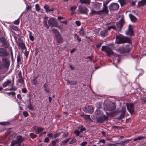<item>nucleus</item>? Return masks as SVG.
<instances>
[{"mask_svg": "<svg viewBox=\"0 0 146 146\" xmlns=\"http://www.w3.org/2000/svg\"><path fill=\"white\" fill-rule=\"evenodd\" d=\"M17 44L18 46H25V44L23 43V41H19V42H17Z\"/></svg>", "mask_w": 146, "mask_h": 146, "instance_id": "nucleus-40", "label": "nucleus"}, {"mask_svg": "<svg viewBox=\"0 0 146 146\" xmlns=\"http://www.w3.org/2000/svg\"><path fill=\"white\" fill-rule=\"evenodd\" d=\"M129 16L131 20L133 22H135L137 20V18L131 14H129Z\"/></svg>", "mask_w": 146, "mask_h": 146, "instance_id": "nucleus-26", "label": "nucleus"}, {"mask_svg": "<svg viewBox=\"0 0 146 146\" xmlns=\"http://www.w3.org/2000/svg\"><path fill=\"white\" fill-rule=\"evenodd\" d=\"M30 136L32 139L35 138L36 137V135L33 133H31L30 134Z\"/></svg>", "mask_w": 146, "mask_h": 146, "instance_id": "nucleus-42", "label": "nucleus"}, {"mask_svg": "<svg viewBox=\"0 0 146 146\" xmlns=\"http://www.w3.org/2000/svg\"><path fill=\"white\" fill-rule=\"evenodd\" d=\"M28 109L31 110H33V108L32 106V105L31 104L29 105L28 106Z\"/></svg>", "mask_w": 146, "mask_h": 146, "instance_id": "nucleus-48", "label": "nucleus"}, {"mask_svg": "<svg viewBox=\"0 0 146 146\" xmlns=\"http://www.w3.org/2000/svg\"><path fill=\"white\" fill-rule=\"evenodd\" d=\"M103 6L102 9L98 11H96L92 10L91 12L90 13V15L91 16H93L96 14L98 15H101L103 14H107L109 12L108 8L106 6H105L104 3L103 4Z\"/></svg>", "mask_w": 146, "mask_h": 146, "instance_id": "nucleus-2", "label": "nucleus"}, {"mask_svg": "<svg viewBox=\"0 0 146 146\" xmlns=\"http://www.w3.org/2000/svg\"><path fill=\"white\" fill-rule=\"evenodd\" d=\"M79 33L82 35V36H84L85 35V33L84 31V30L83 28L81 29L80 31H79Z\"/></svg>", "mask_w": 146, "mask_h": 146, "instance_id": "nucleus-33", "label": "nucleus"}, {"mask_svg": "<svg viewBox=\"0 0 146 146\" xmlns=\"http://www.w3.org/2000/svg\"><path fill=\"white\" fill-rule=\"evenodd\" d=\"M108 46H102V51L106 52L108 54V56H110L113 54V52Z\"/></svg>", "mask_w": 146, "mask_h": 146, "instance_id": "nucleus-7", "label": "nucleus"}, {"mask_svg": "<svg viewBox=\"0 0 146 146\" xmlns=\"http://www.w3.org/2000/svg\"><path fill=\"white\" fill-rule=\"evenodd\" d=\"M80 1L82 3L89 4L90 2V0H80Z\"/></svg>", "mask_w": 146, "mask_h": 146, "instance_id": "nucleus-30", "label": "nucleus"}, {"mask_svg": "<svg viewBox=\"0 0 146 146\" xmlns=\"http://www.w3.org/2000/svg\"><path fill=\"white\" fill-rule=\"evenodd\" d=\"M60 134V133H56V134H54L53 135V137L54 138H56L59 136Z\"/></svg>", "mask_w": 146, "mask_h": 146, "instance_id": "nucleus-51", "label": "nucleus"}, {"mask_svg": "<svg viewBox=\"0 0 146 146\" xmlns=\"http://www.w3.org/2000/svg\"><path fill=\"white\" fill-rule=\"evenodd\" d=\"M50 7L48 5L45 4L44 6V8L46 10V11L47 12L49 11H54V9L52 8H49Z\"/></svg>", "mask_w": 146, "mask_h": 146, "instance_id": "nucleus-24", "label": "nucleus"}, {"mask_svg": "<svg viewBox=\"0 0 146 146\" xmlns=\"http://www.w3.org/2000/svg\"><path fill=\"white\" fill-rule=\"evenodd\" d=\"M0 41L4 46H9V45L7 40L4 37H0Z\"/></svg>", "mask_w": 146, "mask_h": 146, "instance_id": "nucleus-17", "label": "nucleus"}, {"mask_svg": "<svg viewBox=\"0 0 146 146\" xmlns=\"http://www.w3.org/2000/svg\"><path fill=\"white\" fill-rule=\"evenodd\" d=\"M44 142L47 143L49 141V139L48 137H46L44 139Z\"/></svg>", "mask_w": 146, "mask_h": 146, "instance_id": "nucleus-64", "label": "nucleus"}, {"mask_svg": "<svg viewBox=\"0 0 146 146\" xmlns=\"http://www.w3.org/2000/svg\"><path fill=\"white\" fill-rule=\"evenodd\" d=\"M116 146H124L123 143L116 144Z\"/></svg>", "mask_w": 146, "mask_h": 146, "instance_id": "nucleus-57", "label": "nucleus"}, {"mask_svg": "<svg viewBox=\"0 0 146 146\" xmlns=\"http://www.w3.org/2000/svg\"><path fill=\"white\" fill-rule=\"evenodd\" d=\"M58 141V139H56L55 140L52 141V144L53 146H55L56 144L57 141Z\"/></svg>", "mask_w": 146, "mask_h": 146, "instance_id": "nucleus-44", "label": "nucleus"}, {"mask_svg": "<svg viewBox=\"0 0 146 146\" xmlns=\"http://www.w3.org/2000/svg\"><path fill=\"white\" fill-rule=\"evenodd\" d=\"M127 47L128 46H126L124 48L123 46H121L118 49L117 51L120 53L128 52L130 49H128Z\"/></svg>", "mask_w": 146, "mask_h": 146, "instance_id": "nucleus-13", "label": "nucleus"}, {"mask_svg": "<svg viewBox=\"0 0 146 146\" xmlns=\"http://www.w3.org/2000/svg\"><path fill=\"white\" fill-rule=\"evenodd\" d=\"M87 142L86 141L83 142L81 143L80 144L81 146H85L87 144Z\"/></svg>", "mask_w": 146, "mask_h": 146, "instance_id": "nucleus-52", "label": "nucleus"}, {"mask_svg": "<svg viewBox=\"0 0 146 146\" xmlns=\"http://www.w3.org/2000/svg\"><path fill=\"white\" fill-rule=\"evenodd\" d=\"M113 29L115 30H116V28H115V25L111 26L110 27H108V28L107 30H110L111 29Z\"/></svg>", "mask_w": 146, "mask_h": 146, "instance_id": "nucleus-34", "label": "nucleus"}, {"mask_svg": "<svg viewBox=\"0 0 146 146\" xmlns=\"http://www.w3.org/2000/svg\"><path fill=\"white\" fill-rule=\"evenodd\" d=\"M12 29L14 31H18V33H20V34H21V32L19 30V29L18 28V27L17 26H13L11 27ZM19 34L18 35H19Z\"/></svg>", "mask_w": 146, "mask_h": 146, "instance_id": "nucleus-31", "label": "nucleus"}, {"mask_svg": "<svg viewBox=\"0 0 146 146\" xmlns=\"http://www.w3.org/2000/svg\"><path fill=\"white\" fill-rule=\"evenodd\" d=\"M9 124V123L7 122H0V124L2 125H6Z\"/></svg>", "mask_w": 146, "mask_h": 146, "instance_id": "nucleus-41", "label": "nucleus"}, {"mask_svg": "<svg viewBox=\"0 0 146 146\" xmlns=\"http://www.w3.org/2000/svg\"><path fill=\"white\" fill-rule=\"evenodd\" d=\"M68 135V132H66L63 135V137H67Z\"/></svg>", "mask_w": 146, "mask_h": 146, "instance_id": "nucleus-63", "label": "nucleus"}, {"mask_svg": "<svg viewBox=\"0 0 146 146\" xmlns=\"http://www.w3.org/2000/svg\"><path fill=\"white\" fill-rule=\"evenodd\" d=\"M23 114L25 117H27L28 116V113L26 111H24L23 112Z\"/></svg>", "mask_w": 146, "mask_h": 146, "instance_id": "nucleus-50", "label": "nucleus"}, {"mask_svg": "<svg viewBox=\"0 0 146 146\" xmlns=\"http://www.w3.org/2000/svg\"><path fill=\"white\" fill-rule=\"evenodd\" d=\"M74 36L75 38H76L77 40L78 41V42H80L81 41V39L79 38L78 35H77V34H75L74 35Z\"/></svg>", "mask_w": 146, "mask_h": 146, "instance_id": "nucleus-43", "label": "nucleus"}, {"mask_svg": "<svg viewBox=\"0 0 146 146\" xmlns=\"http://www.w3.org/2000/svg\"><path fill=\"white\" fill-rule=\"evenodd\" d=\"M14 84V80L11 81L9 80H7L6 81L4 82L3 84V86L4 88H5L8 86H12Z\"/></svg>", "mask_w": 146, "mask_h": 146, "instance_id": "nucleus-8", "label": "nucleus"}, {"mask_svg": "<svg viewBox=\"0 0 146 146\" xmlns=\"http://www.w3.org/2000/svg\"><path fill=\"white\" fill-rule=\"evenodd\" d=\"M144 138V137L143 136H138L137 137H136L133 139L134 141H136L138 140H140L143 139Z\"/></svg>", "mask_w": 146, "mask_h": 146, "instance_id": "nucleus-37", "label": "nucleus"}, {"mask_svg": "<svg viewBox=\"0 0 146 146\" xmlns=\"http://www.w3.org/2000/svg\"><path fill=\"white\" fill-rule=\"evenodd\" d=\"M139 6H143L146 5V0H142L139 2L138 3Z\"/></svg>", "mask_w": 146, "mask_h": 146, "instance_id": "nucleus-28", "label": "nucleus"}, {"mask_svg": "<svg viewBox=\"0 0 146 146\" xmlns=\"http://www.w3.org/2000/svg\"><path fill=\"white\" fill-rule=\"evenodd\" d=\"M8 55V53L6 52L5 48H0V56H6Z\"/></svg>", "mask_w": 146, "mask_h": 146, "instance_id": "nucleus-18", "label": "nucleus"}, {"mask_svg": "<svg viewBox=\"0 0 146 146\" xmlns=\"http://www.w3.org/2000/svg\"><path fill=\"white\" fill-rule=\"evenodd\" d=\"M115 108V105L113 103L110 104L108 106H107L106 108L107 110L110 111L114 110Z\"/></svg>", "mask_w": 146, "mask_h": 146, "instance_id": "nucleus-19", "label": "nucleus"}, {"mask_svg": "<svg viewBox=\"0 0 146 146\" xmlns=\"http://www.w3.org/2000/svg\"><path fill=\"white\" fill-rule=\"evenodd\" d=\"M38 48H36L35 49V55L37 54L38 52Z\"/></svg>", "mask_w": 146, "mask_h": 146, "instance_id": "nucleus-62", "label": "nucleus"}, {"mask_svg": "<svg viewBox=\"0 0 146 146\" xmlns=\"http://www.w3.org/2000/svg\"><path fill=\"white\" fill-rule=\"evenodd\" d=\"M2 62L3 65L6 67H8L9 65V61L7 59H3L2 60Z\"/></svg>", "mask_w": 146, "mask_h": 146, "instance_id": "nucleus-20", "label": "nucleus"}, {"mask_svg": "<svg viewBox=\"0 0 146 146\" xmlns=\"http://www.w3.org/2000/svg\"><path fill=\"white\" fill-rule=\"evenodd\" d=\"M76 8V7L75 6L74 7H70V10L73 11L74 10H75Z\"/></svg>", "mask_w": 146, "mask_h": 146, "instance_id": "nucleus-60", "label": "nucleus"}, {"mask_svg": "<svg viewBox=\"0 0 146 146\" xmlns=\"http://www.w3.org/2000/svg\"><path fill=\"white\" fill-rule=\"evenodd\" d=\"M21 74L20 75H19V77L20 78L18 80V81L19 83H21L22 84H24V81L22 78H21Z\"/></svg>", "mask_w": 146, "mask_h": 146, "instance_id": "nucleus-35", "label": "nucleus"}, {"mask_svg": "<svg viewBox=\"0 0 146 146\" xmlns=\"http://www.w3.org/2000/svg\"><path fill=\"white\" fill-rule=\"evenodd\" d=\"M52 31L54 33L56 37H59L60 36L59 33L57 30L55 29H53Z\"/></svg>", "mask_w": 146, "mask_h": 146, "instance_id": "nucleus-27", "label": "nucleus"}, {"mask_svg": "<svg viewBox=\"0 0 146 146\" xmlns=\"http://www.w3.org/2000/svg\"><path fill=\"white\" fill-rule=\"evenodd\" d=\"M22 91L23 93H26L27 92V89L25 88H24L22 89Z\"/></svg>", "mask_w": 146, "mask_h": 146, "instance_id": "nucleus-53", "label": "nucleus"}, {"mask_svg": "<svg viewBox=\"0 0 146 146\" xmlns=\"http://www.w3.org/2000/svg\"><path fill=\"white\" fill-rule=\"evenodd\" d=\"M47 136L48 137H53V134L52 133H48L47 135Z\"/></svg>", "mask_w": 146, "mask_h": 146, "instance_id": "nucleus-58", "label": "nucleus"}, {"mask_svg": "<svg viewBox=\"0 0 146 146\" xmlns=\"http://www.w3.org/2000/svg\"><path fill=\"white\" fill-rule=\"evenodd\" d=\"M17 89V88L15 87H13V86H11V88L9 90H15Z\"/></svg>", "mask_w": 146, "mask_h": 146, "instance_id": "nucleus-46", "label": "nucleus"}, {"mask_svg": "<svg viewBox=\"0 0 146 146\" xmlns=\"http://www.w3.org/2000/svg\"><path fill=\"white\" fill-rule=\"evenodd\" d=\"M79 11L80 13L87 14L88 9L85 6H80L79 7Z\"/></svg>", "mask_w": 146, "mask_h": 146, "instance_id": "nucleus-10", "label": "nucleus"}, {"mask_svg": "<svg viewBox=\"0 0 146 146\" xmlns=\"http://www.w3.org/2000/svg\"><path fill=\"white\" fill-rule=\"evenodd\" d=\"M36 9V11H39L40 10V8L38 4H36L35 5Z\"/></svg>", "mask_w": 146, "mask_h": 146, "instance_id": "nucleus-45", "label": "nucleus"}, {"mask_svg": "<svg viewBox=\"0 0 146 146\" xmlns=\"http://www.w3.org/2000/svg\"><path fill=\"white\" fill-rule=\"evenodd\" d=\"M115 43L117 44L127 43L132 45L131 41V39L128 37L123 36L121 34H119L116 36Z\"/></svg>", "mask_w": 146, "mask_h": 146, "instance_id": "nucleus-1", "label": "nucleus"}, {"mask_svg": "<svg viewBox=\"0 0 146 146\" xmlns=\"http://www.w3.org/2000/svg\"><path fill=\"white\" fill-rule=\"evenodd\" d=\"M76 141V140L75 138L72 139L70 141H69V143L70 144H72L75 142Z\"/></svg>", "mask_w": 146, "mask_h": 146, "instance_id": "nucleus-47", "label": "nucleus"}, {"mask_svg": "<svg viewBox=\"0 0 146 146\" xmlns=\"http://www.w3.org/2000/svg\"><path fill=\"white\" fill-rule=\"evenodd\" d=\"M113 23H115L116 31L118 32H119L121 31L125 22L124 20L121 19L118 22H113Z\"/></svg>", "mask_w": 146, "mask_h": 146, "instance_id": "nucleus-3", "label": "nucleus"}, {"mask_svg": "<svg viewBox=\"0 0 146 146\" xmlns=\"http://www.w3.org/2000/svg\"><path fill=\"white\" fill-rule=\"evenodd\" d=\"M57 38V41L58 43H61L62 42V38L60 37V36L59 37H56Z\"/></svg>", "mask_w": 146, "mask_h": 146, "instance_id": "nucleus-39", "label": "nucleus"}, {"mask_svg": "<svg viewBox=\"0 0 146 146\" xmlns=\"http://www.w3.org/2000/svg\"><path fill=\"white\" fill-rule=\"evenodd\" d=\"M31 6L30 5V6L27 5L26 8V10L28 11L29 10L31 9Z\"/></svg>", "mask_w": 146, "mask_h": 146, "instance_id": "nucleus-55", "label": "nucleus"}, {"mask_svg": "<svg viewBox=\"0 0 146 146\" xmlns=\"http://www.w3.org/2000/svg\"><path fill=\"white\" fill-rule=\"evenodd\" d=\"M85 129L84 128L80 127L78 130H76L74 131V133L76 134V136H79L80 137H82L83 135V133L85 132Z\"/></svg>", "mask_w": 146, "mask_h": 146, "instance_id": "nucleus-4", "label": "nucleus"}, {"mask_svg": "<svg viewBox=\"0 0 146 146\" xmlns=\"http://www.w3.org/2000/svg\"><path fill=\"white\" fill-rule=\"evenodd\" d=\"M29 36L30 37V40H34V38L33 36L32 35V33L30 31H29Z\"/></svg>", "mask_w": 146, "mask_h": 146, "instance_id": "nucleus-38", "label": "nucleus"}, {"mask_svg": "<svg viewBox=\"0 0 146 146\" xmlns=\"http://www.w3.org/2000/svg\"><path fill=\"white\" fill-rule=\"evenodd\" d=\"M119 1L121 6L124 5L126 4L125 0H119Z\"/></svg>", "mask_w": 146, "mask_h": 146, "instance_id": "nucleus-32", "label": "nucleus"}, {"mask_svg": "<svg viewBox=\"0 0 146 146\" xmlns=\"http://www.w3.org/2000/svg\"><path fill=\"white\" fill-rule=\"evenodd\" d=\"M15 24L18 25L19 23V19H17L14 22V23Z\"/></svg>", "mask_w": 146, "mask_h": 146, "instance_id": "nucleus-59", "label": "nucleus"}, {"mask_svg": "<svg viewBox=\"0 0 146 146\" xmlns=\"http://www.w3.org/2000/svg\"><path fill=\"white\" fill-rule=\"evenodd\" d=\"M131 25H129L128 31L126 32V33L127 35L132 36L133 35V29L131 28Z\"/></svg>", "mask_w": 146, "mask_h": 146, "instance_id": "nucleus-22", "label": "nucleus"}, {"mask_svg": "<svg viewBox=\"0 0 146 146\" xmlns=\"http://www.w3.org/2000/svg\"><path fill=\"white\" fill-rule=\"evenodd\" d=\"M119 7V5L117 3H113L109 6V8L110 10H117Z\"/></svg>", "mask_w": 146, "mask_h": 146, "instance_id": "nucleus-12", "label": "nucleus"}, {"mask_svg": "<svg viewBox=\"0 0 146 146\" xmlns=\"http://www.w3.org/2000/svg\"><path fill=\"white\" fill-rule=\"evenodd\" d=\"M21 48L22 49V52L25 51L24 54L26 58L28 56L29 54V51L27 50L25 46H21Z\"/></svg>", "mask_w": 146, "mask_h": 146, "instance_id": "nucleus-21", "label": "nucleus"}, {"mask_svg": "<svg viewBox=\"0 0 146 146\" xmlns=\"http://www.w3.org/2000/svg\"><path fill=\"white\" fill-rule=\"evenodd\" d=\"M100 113V117L97 118V121L98 122L102 123L104 121L106 120L107 118L105 115L102 114L101 113Z\"/></svg>", "mask_w": 146, "mask_h": 146, "instance_id": "nucleus-14", "label": "nucleus"}, {"mask_svg": "<svg viewBox=\"0 0 146 146\" xmlns=\"http://www.w3.org/2000/svg\"><path fill=\"white\" fill-rule=\"evenodd\" d=\"M126 106L127 110L131 114H132L134 112V105L133 104H127Z\"/></svg>", "mask_w": 146, "mask_h": 146, "instance_id": "nucleus-11", "label": "nucleus"}, {"mask_svg": "<svg viewBox=\"0 0 146 146\" xmlns=\"http://www.w3.org/2000/svg\"><path fill=\"white\" fill-rule=\"evenodd\" d=\"M126 111V108L125 106L122 107L121 110L120 115L118 117V119H120L123 117Z\"/></svg>", "mask_w": 146, "mask_h": 146, "instance_id": "nucleus-15", "label": "nucleus"}, {"mask_svg": "<svg viewBox=\"0 0 146 146\" xmlns=\"http://www.w3.org/2000/svg\"><path fill=\"white\" fill-rule=\"evenodd\" d=\"M69 139H69V138L66 139L65 140H64L62 141V143L64 144H65V143H67L69 141Z\"/></svg>", "mask_w": 146, "mask_h": 146, "instance_id": "nucleus-49", "label": "nucleus"}, {"mask_svg": "<svg viewBox=\"0 0 146 146\" xmlns=\"http://www.w3.org/2000/svg\"><path fill=\"white\" fill-rule=\"evenodd\" d=\"M75 23L78 26H80L81 25L80 22L79 21H76Z\"/></svg>", "mask_w": 146, "mask_h": 146, "instance_id": "nucleus-54", "label": "nucleus"}, {"mask_svg": "<svg viewBox=\"0 0 146 146\" xmlns=\"http://www.w3.org/2000/svg\"><path fill=\"white\" fill-rule=\"evenodd\" d=\"M108 30H103L100 32V35L102 37H105L108 35Z\"/></svg>", "mask_w": 146, "mask_h": 146, "instance_id": "nucleus-23", "label": "nucleus"}, {"mask_svg": "<svg viewBox=\"0 0 146 146\" xmlns=\"http://www.w3.org/2000/svg\"><path fill=\"white\" fill-rule=\"evenodd\" d=\"M141 100L143 102H146V97H143L142 98Z\"/></svg>", "mask_w": 146, "mask_h": 146, "instance_id": "nucleus-61", "label": "nucleus"}, {"mask_svg": "<svg viewBox=\"0 0 146 146\" xmlns=\"http://www.w3.org/2000/svg\"><path fill=\"white\" fill-rule=\"evenodd\" d=\"M49 26L52 27H56L58 25V23L56 20L53 18L49 19L48 21Z\"/></svg>", "mask_w": 146, "mask_h": 146, "instance_id": "nucleus-5", "label": "nucleus"}, {"mask_svg": "<svg viewBox=\"0 0 146 146\" xmlns=\"http://www.w3.org/2000/svg\"><path fill=\"white\" fill-rule=\"evenodd\" d=\"M105 143V140L104 139H101L99 140L97 145V146H102Z\"/></svg>", "mask_w": 146, "mask_h": 146, "instance_id": "nucleus-25", "label": "nucleus"}, {"mask_svg": "<svg viewBox=\"0 0 146 146\" xmlns=\"http://www.w3.org/2000/svg\"><path fill=\"white\" fill-rule=\"evenodd\" d=\"M43 25L46 28L48 29L49 28V26L47 24V21L46 20H44L43 22Z\"/></svg>", "mask_w": 146, "mask_h": 146, "instance_id": "nucleus-36", "label": "nucleus"}, {"mask_svg": "<svg viewBox=\"0 0 146 146\" xmlns=\"http://www.w3.org/2000/svg\"><path fill=\"white\" fill-rule=\"evenodd\" d=\"M7 94L9 95H12V96H14L16 94L15 93V92H9V93H7Z\"/></svg>", "mask_w": 146, "mask_h": 146, "instance_id": "nucleus-56", "label": "nucleus"}, {"mask_svg": "<svg viewBox=\"0 0 146 146\" xmlns=\"http://www.w3.org/2000/svg\"><path fill=\"white\" fill-rule=\"evenodd\" d=\"M25 140L24 137H22L21 136H19L16 137V140L12 141V144H21Z\"/></svg>", "mask_w": 146, "mask_h": 146, "instance_id": "nucleus-6", "label": "nucleus"}, {"mask_svg": "<svg viewBox=\"0 0 146 146\" xmlns=\"http://www.w3.org/2000/svg\"><path fill=\"white\" fill-rule=\"evenodd\" d=\"M37 77H36L32 80L31 82L34 85H36L38 84V82L37 80Z\"/></svg>", "mask_w": 146, "mask_h": 146, "instance_id": "nucleus-29", "label": "nucleus"}, {"mask_svg": "<svg viewBox=\"0 0 146 146\" xmlns=\"http://www.w3.org/2000/svg\"><path fill=\"white\" fill-rule=\"evenodd\" d=\"M33 129L35 130L37 134H38L44 130V129L40 127H38L36 126H34L33 127Z\"/></svg>", "mask_w": 146, "mask_h": 146, "instance_id": "nucleus-16", "label": "nucleus"}, {"mask_svg": "<svg viewBox=\"0 0 146 146\" xmlns=\"http://www.w3.org/2000/svg\"><path fill=\"white\" fill-rule=\"evenodd\" d=\"M83 110L86 112L92 113L94 111L93 107L92 106H86L83 108Z\"/></svg>", "mask_w": 146, "mask_h": 146, "instance_id": "nucleus-9", "label": "nucleus"}]
</instances>
